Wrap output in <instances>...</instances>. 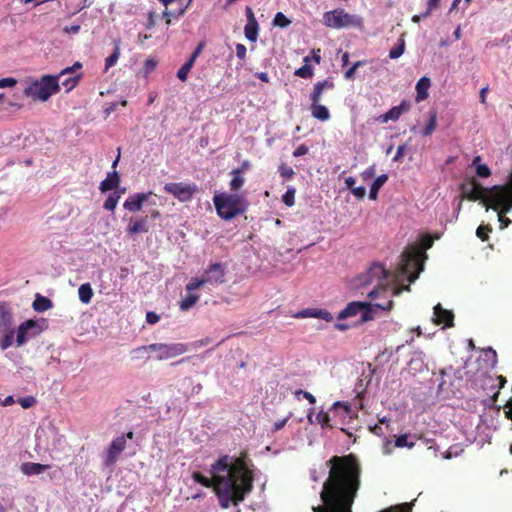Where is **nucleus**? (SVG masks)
<instances>
[{"label": "nucleus", "instance_id": "680f3d73", "mask_svg": "<svg viewBox=\"0 0 512 512\" xmlns=\"http://www.w3.org/2000/svg\"><path fill=\"white\" fill-rule=\"evenodd\" d=\"M138 232H147L146 226H129L128 228V234L134 235Z\"/></svg>", "mask_w": 512, "mask_h": 512}, {"label": "nucleus", "instance_id": "79ce46f5", "mask_svg": "<svg viewBox=\"0 0 512 512\" xmlns=\"http://www.w3.org/2000/svg\"><path fill=\"white\" fill-rule=\"evenodd\" d=\"M206 284V281L204 277L202 276L201 279L193 278L191 281L186 285V290L191 292L193 290L199 289L200 287L204 286Z\"/></svg>", "mask_w": 512, "mask_h": 512}, {"label": "nucleus", "instance_id": "6e6d98bb", "mask_svg": "<svg viewBox=\"0 0 512 512\" xmlns=\"http://www.w3.org/2000/svg\"><path fill=\"white\" fill-rule=\"evenodd\" d=\"M236 56L240 59V60H244L245 57H246V53H247V49L245 47V45L243 44H236Z\"/></svg>", "mask_w": 512, "mask_h": 512}, {"label": "nucleus", "instance_id": "de8ad7c7", "mask_svg": "<svg viewBox=\"0 0 512 512\" xmlns=\"http://www.w3.org/2000/svg\"><path fill=\"white\" fill-rule=\"evenodd\" d=\"M282 200L287 206H293L295 200V189H288L283 195Z\"/></svg>", "mask_w": 512, "mask_h": 512}, {"label": "nucleus", "instance_id": "a18cd8bd", "mask_svg": "<svg viewBox=\"0 0 512 512\" xmlns=\"http://www.w3.org/2000/svg\"><path fill=\"white\" fill-rule=\"evenodd\" d=\"M492 231L491 226H478L476 230V235L482 241H486L488 239V234Z\"/></svg>", "mask_w": 512, "mask_h": 512}, {"label": "nucleus", "instance_id": "393cba45", "mask_svg": "<svg viewBox=\"0 0 512 512\" xmlns=\"http://www.w3.org/2000/svg\"><path fill=\"white\" fill-rule=\"evenodd\" d=\"M259 25L256 21H248L244 27L245 37L251 41L256 42L258 38Z\"/></svg>", "mask_w": 512, "mask_h": 512}, {"label": "nucleus", "instance_id": "a211bd4d", "mask_svg": "<svg viewBox=\"0 0 512 512\" xmlns=\"http://www.w3.org/2000/svg\"><path fill=\"white\" fill-rule=\"evenodd\" d=\"M15 329L14 327H6L0 329V349L6 350L12 346L14 341Z\"/></svg>", "mask_w": 512, "mask_h": 512}, {"label": "nucleus", "instance_id": "b1692460", "mask_svg": "<svg viewBox=\"0 0 512 512\" xmlns=\"http://www.w3.org/2000/svg\"><path fill=\"white\" fill-rule=\"evenodd\" d=\"M387 180H388V175H386V174H382L374 180V182L372 183V185L370 187V192H369V198L371 200L377 199L379 190L387 182Z\"/></svg>", "mask_w": 512, "mask_h": 512}, {"label": "nucleus", "instance_id": "dca6fc26", "mask_svg": "<svg viewBox=\"0 0 512 512\" xmlns=\"http://www.w3.org/2000/svg\"><path fill=\"white\" fill-rule=\"evenodd\" d=\"M334 88V83L329 80L319 81L314 84L313 90L310 93L309 99L311 103H320L322 94L325 90Z\"/></svg>", "mask_w": 512, "mask_h": 512}, {"label": "nucleus", "instance_id": "e2e57ef3", "mask_svg": "<svg viewBox=\"0 0 512 512\" xmlns=\"http://www.w3.org/2000/svg\"><path fill=\"white\" fill-rule=\"evenodd\" d=\"M63 31L67 34H77L80 31V25L65 26Z\"/></svg>", "mask_w": 512, "mask_h": 512}, {"label": "nucleus", "instance_id": "f3484780", "mask_svg": "<svg viewBox=\"0 0 512 512\" xmlns=\"http://www.w3.org/2000/svg\"><path fill=\"white\" fill-rule=\"evenodd\" d=\"M364 302L361 301H353L348 303V305L339 312L337 319L344 320L350 317H354L360 313V311L365 307Z\"/></svg>", "mask_w": 512, "mask_h": 512}, {"label": "nucleus", "instance_id": "f257e3e1", "mask_svg": "<svg viewBox=\"0 0 512 512\" xmlns=\"http://www.w3.org/2000/svg\"><path fill=\"white\" fill-rule=\"evenodd\" d=\"M434 239L430 235H424L421 237L419 245L407 247L401 255V262L395 275H391L381 263L375 262L364 273L359 274L352 280V288L362 290L372 287L367 293L371 299L378 298L382 293L390 292V296H396L403 290L409 291V286L396 287L391 285L389 278L392 277V281H396L399 277H406L409 283H413L423 270L426 250L432 247Z\"/></svg>", "mask_w": 512, "mask_h": 512}, {"label": "nucleus", "instance_id": "9d476101", "mask_svg": "<svg viewBox=\"0 0 512 512\" xmlns=\"http://www.w3.org/2000/svg\"><path fill=\"white\" fill-rule=\"evenodd\" d=\"M133 437L134 433L129 431L111 442L103 455V464L105 467H111L117 462L121 453L126 449V438L133 439Z\"/></svg>", "mask_w": 512, "mask_h": 512}, {"label": "nucleus", "instance_id": "774afa93", "mask_svg": "<svg viewBox=\"0 0 512 512\" xmlns=\"http://www.w3.org/2000/svg\"><path fill=\"white\" fill-rule=\"evenodd\" d=\"M155 26V13L153 11L148 14V21L146 24L147 29H151Z\"/></svg>", "mask_w": 512, "mask_h": 512}, {"label": "nucleus", "instance_id": "412c9836", "mask_svg": "<svg viewBox=\"0 0 512 512\" xmlns=\"http://www.w3.org/2000/svg\"><path fill=\"white\" fill-rule=\"evenodd\" d=\"M310 111L312 117L318 119L322 122H325L330 119V112L328 108L320 103H311Z\"/></svg>", "mask_w": 512, "mask_h": 512}, {"label": "nucleus", "instance_id": "7ed1b4c3", "mask_svg": "<svg viewBox=\"0 0 512 512\" xmlns=\"http://www.w3.org/2000/svg\"><path fill=\"white\" fill-rule=\"evenodd\" d=\"M461 197L469 201H481L487 209L497 212L500 224H511L506 214L512 209V172L509 183L483 187L474 177L466 178L460 185Z\"/></svg>", "mask_w": 512, "mask_h": 512}, {"label": "nucleus", "instance_id": "58836bf2", "mask_svg": "<svg viewBox=\"0 0 512 512\" xmlns=\"http://www.w3.org/2000/svg\"><path fill=\"white\" fill-rule=\"evenodd\" d=\"M118 200H119V195L116 192L110 194L108 196V198L106 199V201L104 202V208L108 211L114 210L118 203Z\"/></svg>", "mask_w": 512, "mask_h": 512}, {"label": "nucleus", "instance_id": "0e129e2a", "mask_svg": "<svg viewBox=\"0 0 512 512\" xmlns=\"http://www.w3.org/2000/svg\"><path fill=\"white\" fill-rule=\"evenodd\" d=\"M507 410H505V416L512 421V397L505 404Z\"/></svg>", "mask_w": 512, "mask_h": 512}, {"label": "nucleus", "instance_id": "49530a36", "mask_svg": "<svg viewBox=\"0 0 512 512\" xmlns=\"http://www.w3.org/2000/svg\"><path fill=\"white\" fill-rule=\"evenodd\" d=\"M316 419L318 421V423L322 426V427H330V416L327 412L325 411H320L317 416H316Z\"/></svg>", "mask_w": 512, "mask_h": 512}, {"label": "nucleus", "instance_id": "603ef678", "mask_svg": "<svg viewBox=\"0 0 512 512\" xmlns=\"http://www.w3.org/2000/svg\"><path fill=\"white\" fill-rule=\"evenodd\" d=\"M393 305H394V302L391 299H388V300L383 301V302H378V303L375 304V306L377 308H380V309L385 310V311H390L393 308Z\"/></svg>", "mask_w": 512, "mask_h": 512}, {"label": "nucleus", "instance_id": "f704fd0d", "mask_svg": "<svg viewBox=\"0 0 512 512\" xmlns=\"http://www.w3.org/2000/svg\"><path fill=\"white\" fill-rule=\"evenodd\" d=\"M120 56V47L119 43L115 44V48L111 55H109L105 60V70H108L110 67L114 66L118 61Z\"/></svg>", "mask_w": 512, "mask_h": 512}, {"label": "nucleus", "instance_id": "052dcab7", "mask_svg": "<svg viewBox=\"0 0 512 512\" xmlns=\"http://www.w3.org/2000/svg\"><path fill=\"white\" fill-rule=\"evenodd\" d=\"M160 317L155 312L149 311L146 314V321L149 324H156L159 321Z\"/></svg>", "mask_w": 512, "mask_h": 512}, {"label": "nucleus", "instance_id": "cd10ccee", "mask_svg": "<svg viewBox=\"0 0 512 512\" xmlns=\"http://www.w3.org/2000/svg\"><path fill=\"white\" fill-rule=\"evenodd\" d=\"M481 157L475 156L472 160V165L476 168V175L481 178H487L491 175V170L486 164L480 163Z\"/></svg>", "mask_w": 512, "mask_h": 512}, {"label": "nucleus", "instance_id": "a878e982", "mask_svg": "<svg viewBox=\"0 0 512 512\" xmlns=\"http://www.w3.org/2000/svg\"><path fill=\"white\" fill-rule=\"evenodd\" d=\"M410 108V104L407 101H402L400 105L392 107L388 112L387 116L390 120L396 121L400 118V116L408 111Z\"/></svg>", "mask_w": 512, "mask_h": 512}, {"label": "nucleus", "instance_id": "8fccbe9b", "mask_svg": "<svg viewBox=\"0 0 512 512\" xmlns=\"http://www.w3.org/2000/svg\"><path fill=\"white\" fill-rule=\"evenodd\" d=\"M19 404L24 409H28L36 404V399L33 396H27L18 400Z\"/></svg>", "mask_w": 512, "mask_h": 512}, {"label": "nucleus", "instance_id": "2f4dec72", "mask_svg": "<svg viewBox=\"0 0 512 512\" xmlns=\"http://www.w3.org/2000/svg\"><path fill=\"white\" fill-rule=\"evenodd\" d=\"M149 352H150V348H148V345L137 347L130 352L131 359L132 360H140V359H144V358L149 359V356H148Z\"/></svg>", "mask_w": 512, "mask_h": 512}, {"label": "nucleus", "instance_id": "f8f14e48", "mask_svg": "<svg viewBox=\"0 0 512 512\" xmlns=\"http://www.w3.org/2000/svg\"><path fill=\"white\" fill-rule=\"evenodd\" d=\"M82 64L77 61L71 67H67L63 69L57 76L62 78L67 75L65 79L62 81V86L66 89L67 92L71 91L79 82L82 77L81 73L75 74L77 71L81 70Z\"/></svg>", "mask_w": 512, "mask_h": 512}, {"label": "nucleus", "instance_id": "6ab92c4d", "mask_svg": "<svg viewBox=\"0 0 512 512\" xmlns=\"http://www.w3.org/2000/svg\"><path fill=\"white\" fill-rule=\"evenodd\" d=\"M13 326V314L7 303L0 304V329Z\"/></svg>", "mask_w": 512, "mask_h": 512}, {"label": "nucleus", "instance_id": "7c9ffc66", "mask_svg": "<svg viewBox=\"0 0 512 512\" xmlns=\"http://www.w3.org/2000/svg\"><path fill=\"white\" fill-rule=\"evenodd\" d=\"M437 126V112L434 110L429 111V121L424 127L422 134L424 136H430Z\"/></svg>", "mask_w": 512, "mask_h": 512}, {"label": "nucleus", "instance_id": "3c124183", "mask_svg": "<svg viewBox=\"0 0 512 512\" xmlns=\"http://www.w3.org/2000/svg\"><path fill=\"white\" fill-rule=\"evenodd\" d=\"M17 84V80L12 77L0 79V89L6 87H14Z\"/></svg>", "mask_w": 512, "mask_h": 512}, {"label": "nucleus", "instance_id": "423d86ee", "mask_svg": "<svg viewBox=\"0 0 512 512\" xmlns=\"http://www.w3.org/2000/svg\"><path fill=\"white\" fill-rule=\"evenodd\" d=\"M157 196L152 192L136 193L128 197L124 202V208L130 212L143 211L144 213L151 214L150 220H155L159 216V211L156 209Z\"/></svg>", "mask_w": 512, "mask_h": 512}, {"label": "nucleus", "instance_id": "473e14b6", "mask_svg": "<svg viewBox=\"0 0 512 512\" xmlns=\"http://www.w3.org/2000/svg\"><path fill=\"white\" fill-rule=\"evenodd\" d=\"M194 66L193 60H187L178 70L177 77L182 82H185L188 78V74L192 67Z\"/></svg>", "mask_w": 512, "mask_h": 512}, {"label": "nucleus", "instance_id": "39448f33", "mask_svg": "<svg viewBox=\"0 0 512 512\" xmlns=\"http://www.w3.org/2000/svg\"><path fill=\"white\" fill-rule=\"evenodd\" d=\"M213 201L218 215L224 220L243 214L247 209V201L238 194L216 195Z\"/></svg>", "mask_w": 512, "mask_h": 512}, {"label": "nucleus", "instance_id": "4be33fe9", "mask_svg": "<svg viewBox=\"0 0 512 512\" xmlns=\"http://www.w3.org/2000/svg\"><path fill=\"white\" fill-rule=\"evenodd\" d=\"M431 85V81L428 77H422L416 84V102H421L428 97V89Z\"/></svg>", "mask_w": 512, "mask_h": 512}, {"label": "nucleus", "instance_id": "c03bdc74", "mask_svg": "<svg viewBox=\"0 0 512 512\" xmlns=\"http://www.w3.org/2000/svg\"><path fill=\"white\" fill-rule=\"evenodd\" d=\"M365 64V61H357L355 62L345 73L344 77L348 80H351L354 78L356 70L363 66Z\"/></svg>", "mask_w": 512, "mask_h": 512}, {"label": "nucleus", "instance_id": "c756f323", "mask_svg": "<svg viewBox=\"0 0 512 512\" xmlns=\"http://www.w3.org/2000/svg\"><path fill=\"white\" fill-rule=\"evenodd\" d=\"M232 180L230 181V188L232 191H238L244 184L243 170H232Z\"/></svg>", "mask_w": 512, "mask_h": 512}, {"label": "nucleus", "instance_id": "1a4fd4ad", "mask_svg": "<svg viewBox=\"0 0 512 512\" xmlns=\"http://www.w3.org/2000/svg\"><path fill=\"white\" fill-rule=\"evenodd\" d=\"M150 352L156 353L155 359L162 361L184 354L188 348L183 343H153L148 345Z\"/></svg>", "mask_w": 512, "mask_h": 512}, {"label": "nucleus", "instance_id": "2eb2a0df", "mask_svg": "<svg viewBox=\"0 0 512 512\" xmlns=\"http://www.w3.org/2000/svg\"><path fill=\"white\" fill-rule=\"evenodd\" d=\"M295 317L297 318H306V317H312V318H318L325 320L326 322H331L334 318L333 315L326 309H304L300 312H298Z\"/></svg>", "mask_w": 512, "mask_h": 512}, {"label": "nucleus", "instance_id": "ddd939ff", "mask_svg": "<svg viewBox=\"0 0 512 512\" xmlns=\"http://www.w3.org/2000/svg\"><path fill=\"white\" fill-rule=\"evenodd\" d=\"M202 276L206 283L221 284L225 281V265L222 263H213L205 269Z\"/></svg>", "mask_w": 512, "mask_h": 512}, {"label": "nucleus", "instance_id": "4c0bfd02", "mask_svg": "<svg viewBox=\"0 0 512 512\" xmlns=\"http://www.w3.org/2000/svg\"><path fill=\"white\" fill-rule=\"evenodd\" d=\"M364 305H366V306L363 307V309L360 311L361 322H367V321L373 320L374 314H373V309H372L371 303L364 302Z\"/></svg>", "mask_w": 512, "mask_h": 512}, {"label": "nucleus", "instance_id": "c9c22d12", "mask_svg": "<svg viewBox=\"0 0 512 512\" xmlns=\"http://www.w3.org/2000/svg\"><path fill=\"white\" fill-rule=\"evenodd\" d=\"M405 50V41L403 38L399 39V43L395 45L390 51H389V57L391 59H397L399 58Z\"/></svg>", "mask_w": 512, "mask_h": 512}, {"label": "nucleus", "instance_id": "e433bc0d", "mask_svg": "<svg viewBox=\"0 0 512 512\" xmlns=\"http://www.w3.org/2000/svg\"><path fill=\"white\" fill-rule=\"evenodd\" d=\"M291 24V21L282 13L278 12L274 16L273 19V25L280 27V28H286Z\"/></svg>", "mask_w": 512, "mask_h": 512}, {"label": "nucleus", "instance_id": "13d9d810", "mask_svg": "<svg viewBox=\"0 0 512 512\" xmlns=\"http://www.w3.org/2000/svg\"><path fill=\"white\" fill-rule=\"evenodd\" d=\"M307 153H308V147L304 144H301L294 150L293 156L300 157V156L306 155Z\"/></svg>", "mask_w": 512, "mask_h": 512}, {"label": "nucleus", "instance_id": "a19ab883", "mask_svg": "<svg viewBox=\"0 0 512 512\" xmlns=\"http://www.w3.org/2000/svg\"><path fill=\"white\" fill-rule=\"evenodd\" d=\"M295 75L301 78H311L313 76V69L309 65H304L295 71Z\"/></svg>", "mask_w": 512, "mask_h": 512}, {"label": "nucleus", "instance_id": "5fc2aeb1", "mask_svg": "<svg viewBox=\"0 0 512 512\" xmlns=\"http://www.w3.org/2000/svg\"><path fill=\"white\" fill-rule=\"evenodd\" d=\"M295 395H296V397H298L299 395H303L304 399H307L310 404L316 403V398L311 393H309L307 391L297 390L295 392Z\"/></svg>", "mask_w": 512, "mask_h": 512}, {"label": "nucleus", "instance_id": "f03ea898", "mask_svg": "<svg viewBox=\"0 0 512 512\" xmlns=\"http://www.w3.org/2000/svg\"><path fill=\"white\" fill-rule=\"evenodd\" d=\"M210 473L209 478L196 471L192 479L204 487H212L223 509L239 505L253 489L252 472L241 458L232 461L224 455L211 465Z\"/></svg>", "mask_w": 512, "mask_h": 512}, {"label": "nucleus", "instance_id": "72a5a7b5", "mask_svg": "<svg viewBox=\"0 0 512 512\" xmlns=\"http://www.w3.org/2000/svg\"><path fill=\"white\" fill-rule=\"evenodd\" d=\"M199 300V296L195 294H189L185 298H183L180 302V309L182 311H187L191 307H193L196 302Z\"/></svg>", "mask_w": 512, "mask_h": 512}, {"label": "nucleus", "instance_id": "69168bd1", "mask_svg": "<svg viewBox=\"0 0 512 512\" xmlns=\"http://www.w3.org/2000/svg\"><path fill=\"white\" fill-rule=\"evenodd\" d=\"M375 175V166L368 167L363 173L362 176L366 180L368 178H371Z\"/></svg>", "mask_w": 512, "mask_h": 512}, {"label": "nucleus", "instance_id": "4d7b16f0", "mask_svg": "<svg viewBox=\"0 0 512 512\" xmlns=\"http://www.w3.org/2000/svg\"><path fill=\"white\" fill-rule=\"evenodd\" d=\"M351 192L354 196H356L358 199H363L366 194V189L364 186L360 187H354Z\"/></svg>", "mask_w": 512, "mask_h": 512}, {"label": "nucleus", "instance_id": "37998d69", "mask_svg": "<svg viewBox=\"0 0 512 512\" xmlns=\"http://www.w3.org/2000/svg\"><path fill=\"white\" fill-rule=\"evenodd\" d=\"M414 445L415 444L413 442H408L407 435H400L395 440V446L399 447V448H402V447L412 448V447H414Z\"/></svg>", "mask_w": 512, "mask_h": 512}, {"label": "nucleus", "instance_id": "5701e85b", "mask_svg": "<svg viewBox=\"0 0 512 512\" xmlns=\"http://www.w3.org/2000/svg\"><path fill=\"white\" fill-rule=\"evenodd\" d=\"M49 468V465L47 464H40V463H34V462H27L24 463L21 467L22 472L25 475H38L43 473Z\"/></svg>", "mask_w": 512, "mask_h": 512}, {"label": "nucleus", "instance_id": "20e7f679", "mask_svg": "<svg viewBox=\"0 0 512 512\" xmlns=\"http://www.w3.org/2000/svg\"><path fill=\"white\" fill-rule=\"evenodd\" d=\"M59 76L43 75L39 80L32 81L23 91L24 95L34 101H47L60 90Z\"/></svg>", "mask_w": 512, "mask_h": 512}, {"label": "nucleus", "instance_id": "ea45409f", "mask_svg": "<svg viewBox=\"0 0 512 512\" xmlns=\"http://www.w3.org/2000/svg\"><path fill=\"white\" fill-rule=\"evenodd\" d=\"M278 171H279L280 176L285 179H291L295 174L292 167L288 166L285 163L280 164Z\"/></svg>", "mask_w": 512, "mask_h": 512}, {"label": "nucleus", "instance_id": "4468645a", "mask_svg": "<svg viewBox=\"0 0 512 512\" xmlns=\"http://www.w3.org/2000/svg\"><path fill=\"white\" fill-rule=\"evenodd\" d=\"M434 323L437 325L443 324L446 327H452L454 325V314L452 311L444 309L441 304H437L434 307Z\"/></svg>", "mask_w": 512, "mask_h": 512}, {"label": "nucleus", "instance_id": "bb28decb", "mask_svg": "<svg viewBox=\"0 0 512 512\" xmlns=\"http://www.w3.org/2000/svg\"><path fill=\"white\" fill-rule=\"evenodd\" d=\"M78 296L79 300L84 303L88 304L91 302V299L93 297V290L89 283L82 284L78 289Z\"/></svg>", "mask_w": 512, "mask_h": 512}, {"label": "nucleus", "instance_id": "0eeeda50", "mask_svg": "<svg viewBox=\"0 0 512 512\" xmlns=\"http://www.w3.org/2000/svg\"><path fill=\"white\" fill-rule=\"evenodd\" d=\"M323 22L329 28L341 29L347 27L361 28L363 26L362 17L349 14L343 9H335L323 14Z\"/></svg>", "mask_w": 512, "mask_h": 512}, {"label": "nucleus", "instance_id": "338daca9", "mask_svg": "<svg viewBox=\"0 0 512 512\" xmlns=\"http://www.w3.org/2000/svg\"><path fill=\"white\" fill-rule=\"evenodd\" d=\"M288 419H289V417L284 418V419H282V420H278V421H276V422L274 423L273 430H274V431H279V430H281V429L286 425V423H287Z\"/></svg>", "mask_w": 512, "mask_h": 512}, {"label": "nucleus", "instance_id": "bf43d9fd", "mask_svg": "<svg viewBox=\"0 0 512 512\" xmlns=\"http://www.w3.org/2000/svg\"><path fill=\"white\" fill-rule=\"evenodd\" d=\"M405 151H406V146L405 145L398 146L396 154H395V156L393 158V161L394 162L401 161V159L403 158V156L405 154Z\"/></svg>", "mask_w": 512, "mask_h": 512}, {"label": "nucleus", "instance_id": "aec40b11", "mask_svg": "<svg viewBox=\"0 0 512 512\" xmlns=\"http://www.w3.org/2000/svg\"><path fill=\"white\" fill-rule=\"evenodd\" d=\"M120 183V177L116 171L108 173L107 177L100 183L102 192L115 189Z\"/></svg>", "mask_w": 512, "mask_h": 512}, {"label": "nucleus", "instance_id": "864d4df0", "mask_svg": "<svg viewBox=\"0 0 512 512\" xmlns=\"http://www.w3.org/2000/svg\"><path fill=\"white\" fill-rule=\"evenodd\" d=\"M184 12H185V8L181 9L177 14L169 12L168 10H165L163 12V17L166 18V24L169 25L171 23V19L170 18H172V17H179V16L183 15Z\"/></svg>", "mask_w": 512, "mask_h": 512}, {"label": "nucleus", "instance_id": "6e6552de", "mask_svg": "<svg viewBox=\"0 0 512 512\" xmlns=\"http://www.w3.org/2000/svg\"><path fill=\"white\" fill-rule=\"evenodd\" d=\"M46 328L47 322L45 319L40 322L33 319L22 322L17 329L16 345L18 347L24 345L30 337L39 335Z\"/></svg>", "mask_w": 512, "mask_h": 512}, {"label": "nucleus", "instance_id": "9b49d317", "mask_svg": "<svg viewBox=\"0 0 512 512\" xmlns=\"http://www.w3.org/2000/svg\"><path fill=\"white\" fill-rule=\"evenodd\" d=\"M164 190L173 195L181 202L190 201L197 192V186L193 184H185L182 182L167 183Z\"/></svg>", "mask_w": 512, "mask_h": 512}, {"label": "nucleus", "instance_id": "09e8293b", "mask_svg": "<svg viewBox=\"0 0 512 512\" xmlns=\"http://www.w3.org/2000/svg\"><path fill=\"white\" fill-rule=\"evenodd\" d=\"M440 5V0H428L427 1V9L422 13V16L429 17L431 13L437 9Z\"/></svg>", "mask_w": 512, "mask_h": 512}, {"label": "nucleus", "instance_id": "c85d7f7f", "mask_svg": "<svg viewBox=\"0 0 512 512\" xmlns=\"http://www.w3.org/2000/svg\"><path fill=\"white\" fill-rule=\"evenodd\" d=\"M32 307L37 312H44L52 307V301L44 296L37 295Z\"/></svg>", "mask_w": 512, "mask_h": 512}]
</instances>
